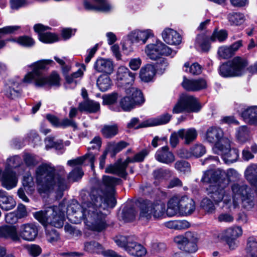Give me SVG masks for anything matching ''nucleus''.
I'll list each match as a JSON object with an SVG mask.
<instances>
[{
    "label": "nucleus",
    "instance_id": "nucleus-11",
    "mask_svg": "<svg viewBox=\"0 0 257 257\" xmlns=\"http://www.w3.org/2000/svg\"><path fill=\"white\" fill-rule=\"evenodd\" d=\"M227 37L228 32L226 30L224 29L215 30L209 38L207 37L203 34L198 35L195 45L197 49L204 52H207L210 48V45L208 43L209 40L212 42L218 41L220 42H223L226 40Z\"/></svg>",
    "mask_w": 257,
    "mask_h": 257
},
{
    "label": "nucleus",
    "instance_id": "nucleus-52",
    "mask_svg": "<svg viewBox=\"0 0 257 257\" xmlns=\"http://www.w3.org/2000/svg\"><path fill=\"white\" fill-rule=\"evenodd\" d=\"M46 148L47 149L55 148L56 149H61L62 146V141L61 140L57 142L54 141V138L51 137H48L45 139Z\"/></svg>",
    "mask_w": 257,
    "mask_h": 257
},
{
    "label": "nucleus",
    "instance_id": "nucleus-62",
    "mask_svg": "<svg viewBox=\"0 0 257 257\" xmlns=\"http://www.w3.org/2000/svg\"><path fill=\"white\" fill-rule=\"evenodd\" d=\"M94 69L99 72L110 74L113 71V65H95Z\"/></svg>",
    "mask_w": 257,
    "mask_h": 257
},
{
    "label": "nucleus",
    "instance_id": "nucleus-55",
    "mask_svg": "<svg viewBox=\"0 0 257 257\" xmlns=\"http://www.w3.org/2000/svg\"><path fill=\"white\" fill-rule=\"evenodd\" d=\"M83 175L82 170L79 168H76L69 173L67 178L70 181L74 182L81 179Z\"/></svg>",
    "mask_w": 257,
    "mask_h": 257
},
{
    "label": "nucleus",
    "instance_id": "nucleus-59",
    "mask_svg": "<svg viewBox=\"0 0 257 257\" xmlns=\"http://www.w3.org/2000/svg\"><path fill=\"white\" fill-rule=\"evenodd\" d=\"M118 95L116 93H112L111 94L103 96V104L110 105L114 103L117 99Z\"/></svg>",
    "mask_w": 257,
    "mask_h": 257
},
{
    "label": "nucleus",
    "instance_id": "nucleus-51",
    "mask_svg": "<svg viewBox=\"0 0 257 257\" xmlns=\"http://www.w3.org/2000/svg\"><path fill=\"white\" fill-rule=\"evenodd\" d=\"M196 242L187 241L184 243H176L179 245V248L188 252H193L197 250Z\"/></svg>",
    "mask_w": 257,
    "mask_h": 257
},
{
    "label": "nucleus",
    "instance_id": "nucleus-20",
    "mask_svg": "<svg viewBox=\"0 0 257 257\" xmlns=\"http://www.w3.org/2000/svg\"><path fill=\"white\" fill-rule=\"evenodd\" d=\"M182 86L184 89L189 91H198L207 88V82L202 78L188 79L184 77Z\"/></svg>",
    "mask_w": 257,
    "mask_h": 257
},
{
    "label": "nucleus",
    "instance_id": "nucleus-33",
    "mask_svg": "<svg viewBox=\"0 0 257 257\" xmlns=\"http://www.w3.org/2000/svg\"><path fill=\"white\" fill-rule=\"evenodd\" d=\"M242 117L245 122L257 125V106L247 108L242 112Z\"/></svg>",
    "mask_w": 257,
    "mask_h": 257
},
{
    "label": "nucleus",
    "instance_id": "nucleus-12",
    "mask_svg": "<svg viewBox=\"0 0 257 257\" xmlns=\"http://www.w3.org/2000/svg\"><path fill=\"white\" fill-rule=\"evenodd\" d=\"M222 143V145L217 144L215 147H213L214 152L220 155L226 164H230L236 161L239 157L238 150L230 149L229 140H224Z\"/></svg>",
    "mask_w": 257,
    "mask_h": 257
},
{
    "label": "nucleus",
    "instance_id": "nucleus-50",
    "mask_svg": "<svg viewBox=\"0 0 257 257\" xmlns=\"http://www.w3.org/2000/svg\"><path fill=\"white\" fill-rule=\"evenodd\" d=\"M9 41L17 42L22 46L27 47H31L34 44V40L31 38L27 36H22L18 38L17 39H10Z\"/></svg>",
    "mask_w": 257,
    "mask_h": 257
},
{
    "label": "nucleus",
    "instance_id": "nucleus-28",
    "mask_svg": "<svg viewBox=\"0 0 257 257\" xmlns=\"http://www.w3.org/2000/svg\"><path fill=\"white\" fill-rule=\"evenodd\" d=\"M18 183L17 177L13 171L5 170L2 178V183L4 187L7 190H10L17 186Z\"/></svg>",
    "mask_w": 257,
    "mask_h": 257
},
{
    "label": "nucleus",
    "instance_id": "nucleus-46",
    "mask_svg": "<svg viewBox=\"0 0 257 257\" xmlns=\"http://www.w3.org/2000/svg\"><path fill=\"white\" fill-rule=\"evenodd\" d=\"M174 167L177 171L183 174H187L191 171L190 164L185 161H177L174 165Z\"/></svg>",
    "mask_w": 257,
    "mask_h": 257
},
{
    "label": "nucleus",
    "instance_id": "nucleus-29",
    "mask_svg": "<svg viewBox=\"0 0 257 257\" xmlns=\"http://www.w3.org/2000/svg\"><path fill=\"white\" fill-rule=\"evenodd\" d=\"M16 205L13 197L6 191L0 190V207L4 210L13 209Z\"/></svg>",
    "mask_w": 257,
    "mask_h": 257
},
{
    "label": "nucleus",
    "instance_id": "nucleus-63",
    "mask_svg": "<svg viewBox=\"0 0 257 257\" xmlns=\"http://www.w3.org/2000/svg\"><path fill=\"white\" fill-rule=\"evenodd\" d=\"M65 77L66 80L65 85L66 88H74L76 86L77 81L72 75H66Z\"/></svg>",
    "mask_w": 257,
    "mask_h": 257
},
{
    "label": "nucleus",
    "instance_id": "nucleus-53",
    "mask_svg": "<svg viewBox=\"0 0 257 257\" xmlns=\"http://www.w3.org/2000/svg\"><path fill=\"white\" fill-rule=\"evenodd\" d=\"M202 207L208 213H213L215 210V207L211 200L208 198H204L201 203Z\"/></svg>",
    "mask_w": 257,
    "mask_h": 257
},
{
    "label": "nucleus",
    "instance_id": "nucleus-57",
    "mask_svg": "<svg viewBox=\"0 0 257 257\" xmlns=\"http://www.w3.org/2000/svg\"><path fill=\"white\" fill-rule=\"evenodd\" d=\"M248 136V131L245 126L239 127L236 133V137L240 142H244L247 139Z\"/></svg>",
    "mask_w": 257,
    "mask_h": 257
},
{
    "label": "nucleus",
    "instance_id": "nucleus-10",
    "mask_svg": "<svg viewBox=\"0 0 257 257\" xmlns=\"http://www.w3.org/2000/svg\"><path fill=\"white\" fill-rule=\"evenodd\" d=\"M201 106L197 99L191 95H181L173 108V113H180L183 112H197Z\"/></svg>",
    "mask_w": 257,
    "mask_h": 257
},
{
    "label": "nucleus",
    "instance_id": "nucleus-60",
    "mask_svg": "<svg viewBox=\"0 0 257 257\" xmlns=\"http://www.w3.org/2000/svg\"><path fill=\"white\" fill-rule=\"evenodd\" d=\"M46 237L49 242L54 243L59 239V235L56 230L52 229L50 231L47 230Z\"/></svg>",
    "mask_w": 257,
    "mask_h": 257
},
{
    "label": "nucleus",
    "instance_id": "nucleus-45",
    "mask_svg": "<svg viewBox=\"0 0 257 257\" xmlns=\"http://www.w3.org/2000/svg\"><path fill=\"white\" fill-rule=\"evenodd\" d=\"M247 253L252 257H255L257 253V242L253 237H249L247 240L246 247Z\"/></svg>",
    "mask_w": 257,
    "mask_h": 257
},
{
    "label": "nucleus",
    "instance_id": "nucleus-34",
    "mask_svg": "<svg viewBox=\"0 0 257 257\" xmlns=\"http://www.w3.org/2000/svg\"><path fill=\"white\" fill-rule=\"evenodd\" d=\"M180 213L186 215L191 214L195 209V203L193 200L186 195H183Z\"/></svg>",
    "mask_w": 257,
    "mask_h": 257
},
{
    "label": "nucleus",
    "instance_id": "nucleus-7",
    "mask_svg": "<svg viewBox=\"0 0 257 257\" xmlns=\"http://www.w3.org/2000/svg\"><path fill=\"white\" fill-rule=\"evenodd\" d=\"M148 154L149 151L148 150H143L140 152L136 154L132 158L128 157L123 162H118L114 165L107 166L105 168V172L116 174L121 177H125L127 175L125 170L128 164L143 161Z\"/></svg>",
    "mask_w": 257,
    "mask_h": 257
},
{
    "label": "nucleus",
    "instance_id": "nucleus-3",
    "mask_svg": "<svg viewBox=\"0 0 257 257\" xmlns=\"http://www.w3.org/2000/svg\"><path fill=\"white\" fill-rule=\"evenodd\" d=\"M183 195H175L167 203V208L165 204L161 201H145L142 204L140 213V219L149 221L160 219L164 217L165 212L169 217H173L180 213Z\"/></svg>",
    "mask_w": 257,
    "mask_h": 257
},
{
    "label": "nucleus",
    "instance_id": "nucleus-9",
    "mask_svg": "<svg viewBox=\"0 0 257 257\" xmlns=\"http://www.w3.org/2000/svg\"><path fill=\"white\" fill-rule=\"evenodd\" d=\"M232 195L233 197L241 201L242 207L249 210L254 205L252 197L251 195V189L243 182H237L231 186Z\"/></svg>",
    "mask_w": 257,
    "mask_h": 257
},
{
    "label": "nucleus",
    "instance_id": "nucleus-32",
    "mask_svg": "<svg viewBox=\"0 0 257 257\" xmlns=\"http://www.w3.org/2000/svg\"><path fill=\"white\" fill-rule=\"evenodd\" d=\"M178 134L180 138L184 140L185 144L187 145L194 141L197 136V131L194 128L180 129L178 130Z\"/></svg>",
    "mask_w": 257,
    "mask_h": 257
},
{
    "label": "nucleus",
    "instance_id": "nucleus-44",
    "mask_svg": "<svg viewBox=\"0 0 257 257\" xmlns=\"http://www.w3.org/2000/svg\"><path fill=\"white\" fill-rule=\"evenodd\" d=\"M111 84L110 78L106 75L101 76L98 78L97 81V85L101 91H105L109 89Z\"/></svg>",
    "mask_w": 257,
    "mask_h": 257
},
{
    "label": "nucleus",
    "instance_id": "nucleus-58",
    "mask_svg": "<svg viewBox=\"0 0 257 257\" xmlns=\"http://www.w3.org/2000/svg\"><path fill=\"white\" fill-rule=\"evenodd\" d=\"M217 55L218 58L222 59H226L232 56L228 51V46L226 45H223L218 48Z\"/></svg>",
    "mask_w": 257,
    "mask_h": 257
},
{
    "label": "nucleus",
    "instance_id": "nucleus-8",
    "mask_svg": "<svg viewBox=\"0 0 257 257\" xmlns=\"http://www.w3.org/2000/svg\"><path fill=\"white\" fill-rule=\"evenodd\" d=\"M124 89L127 96L123 97L119 102L120 106L123 110L130 111L145 102V99L142 92L137 88L130 87Z\"/></svg>",
    "mask_w": 257,
    "mask_h": 257
},
{
    "label": "nucleus",
    "instance_id": "nucleus-14",
    "mask_svg": "<svg viewBox=\"0 0 257 257\" xmlns=\"http://www.w3.org/2000/svg\"><path fill=\"white\" fill-rule=\"evenodd\" d=\"M228 184L210 185L206 189L207 194L216 203L223 201L225 197L228 194L225 191Z\"/></svg>",
    "mask_w": 257,
    "mask_h": 257
},
{
    "label": "nucleus",
    "instance_id": "nucleus-5",
    "mask_svg": "<svg viewBox=\"0 0 257 257\" xmlns=\"http://www.w3.org/2000/svg\"><path fill=\"white\" fill-rule=\"evenodd\" d=\"M31 72L28 73L23 78V82L28 83H34L37 87H42L46 84L58 86L60 83L59 75L53 72L49 78L43 76V71L45 69V65H34Z\"/></svg>",
    "mask_w": 257,
    "mask_h": 257
},
{
    "label": "nucleus",
    "instance_id": "nucleus-24",
    "mask_svg": "<svg viewBox=\"0 0 257 257\" xmlns=\"http://www.w3.org/2000/svg\"><path fill=\"white\" fill-rule=\"evenodd\" d=\"M172 118V115L169 113H164L157 117L151 118L144 121L140 127H149L165 124L168 123Z\"/></svg>",
    "mask_w": 257,
    "mask_h": 257
},
{
    "label": "nucleus",
    "instance_id": "nucleus-2",
    "mask_svg": "<svg viewBox=\"0 0 257 257\" xmlns=\"http://www.w3.org/2000/svg\"><path fill=\"white\" fill-rule=\"evenodd\" d=\"M66 172L63 166L55 168L51 164L44 163L39 166L35 171L36 182L40 193L56 190L62 192L69 185L65 179Z\"/></svg>",
    "mask_w": 257,
    "mask_h": 257
},
{
    "label": "nucleus",
    "instance_id": "nucleus-41",
    "mask_svg": "<svg viewBox=\"0 0 257 257\" xmlns=\"http://www.w3.org/2000/svg\"><path fill=\"white\" fill-rule=\"evenodd\" d=\"M165 225L168 228L176 230L185 229L190 226L189 223L185 220L169 221L165 222Z\"/></svg>",
    "mask_w": 257,
    "mask_h": 257
},
{
    "label": "nucleus",
    "instance_id": "nucleus-13",
    "mask_svg": "<svg viewBox=\"0 0 257 257\" xmlns=\"http://www.w3.org/2000/svg\"><path fill=\"white\" fill-rule=\"evenodd\" d=\"M18 234L19 236V242L21 241V239L27 241H33L38 236V228L34 223H24L19 227Z\"/></svg>",
    "mask_w": 257,
    "mask_h": 257
},
{
    "label": "nucleus",
    "instance_id": "nucleus-48",
    "mask_svg": "<svg viewBox=\"0 0 257 257\" xmlns=\"http://www.w3.org/2000/svg\"><path fill=\"white\" fill-rule=\"evenodd\" d=\"M34 182L33 178L29 173H27L24 176L23 180V185L25 189L32 192L34 190Z\"/></svg>",
    "mask_w": 257,
    "mask_h": 257
},
{
    "label": "nucleus",
    "instance_id": "nucleus-40",
    "mask_svg": "<svg viewBox=\"0 0 257 257\" xmlns=\"http://www.w3.org/2000/svg\"><path fill=\"white\" fill-rule=\"evenodd\" d=\"M174 240L175 243H185L189 242H197L198 236L197 233L191 231L185 233L184 235H178L174 237Z\"/></svg>",
    "mask_w": 257,
    "mask_h": 257
},
{
    "label": "nucleus",
    "instance_id": "nucleus-6",
    "mask_svg": "<svg viewBox=\"0 0 257 257\" xmlns=\"http://www.w3.org/2000/svg\"><path fill=\"white\" fill-rule=\"evenodd\" d=\"M144 51L149 59L160 61L161 64L167 63L166 59L163 57V56L173 57L176 54V51L172 50L159 40H156L155 43L147 44Z\"/></svg>",
    "mask_w": 257,
    "mask_h": 257
},
{
    "label": "nucleus",
    "instance_id": "nucleus-31",
    "mask_svg": "<svg viewBox=\"0 0 257 257\" xmlns=\"http://www.w3.org/2000/svg\"><path fill=\"white\" fill-rule=\"evenodd\" d=\"M23 79L22 80H13L11 82V86L7 92V95L10 98L14 99L21 94L22 88L24 83Z\"/></svg>",
    "mask_w": 257,
    "mask_h": 257
},
{
    "label": "nucleus",
    "instance_id": "nucleus-42",
    "mask_svg": "<svg viewBox=\"0 0 257 257\" xmlns=\"http://www.w3.org/2000/svg\"><path fill=\"white\" fill-rule=\"evenodd\" d=\"M22 160L20 156L15 155L7 159L5 165V169L7 172L13 171V169L20 166Z\"/></svg>",
    "mask_w": 257,
    "mask_h": 257
},
{
    "label": "nucleus",
    "instance_id": "nucleus-47",
    "mask_svg": "<svg viewBox=\"0 0 257 257\" xmlns=\"http://www.w3.org/2000/svg\"><path fill=\"white\" fill-rule=\"evenodd\" d=\"M153 174L155 179L160 181L170 178L172 175V172L169 170L159 169L155 171Z\"/></svg>",
    "mask_w": 257,
    "mask_h": 257
},
{
    "label": "nucleus",
    "instance_id": "nucleus-27",
    "mask_svg": "<svg viewBox=\"0 0 257 257\" xmlns=\"http://www.w3.org/2000/svg\"><path fill=\"white\" fill-rule=\"evenodd\" d=\"M159 65H145L142 67L140 72V77L144 82H149L152 80L156 73L162 74L163 72L156 71Z\"/></svg>",
    "mask_w": 257,
    "mask_h": 257
},
{
    "label": "nucleus",
    "instance_id": "nucleus-15",
    "mask_svg": "<svg viewBox=\"0 0 257 257\" xmlns=\"http://www.w3.org/2000/svg\"><path fill=\"white\" fill-rule=\"evenodd\" d=\"M242 234V228L239 226H232L226 229L223 232L222 238L229 248L234 249L237 245V238Z\"/></svg>",
    "mask_w": 257,
    "mask_h": 257
},
{
    "label": "nucleus",
    "instance_id": "nucleus-26",
    "mask_svg": "<svg viewBox=\"0 0 257 257\" xmlns=\"http://www.w3.org/2000/svg\"><path fill=\"white\" fill-rule=\"evenodd\" d=\"M0 238H10L14 241L19 242L17 228L16 226L4 225L0 226Z\"/></svg>",
    "mask_w": 257,
    "mask_h": 257
},
{
    "label": "nucleus",
    "instance_id": "nucleus-56",
    "mask_svg": "<svg viewBox=\"0 0 257 257\" xmlns=\"http://www.w3.org/2000/svg\"><path fill=\"white\" fill-rule=\"evenodd\" d=\"M201 65H184L183 69L192 75H199L202 72Z\"/></svg>",
    "mask_w": 257,
    "mask_h": 257
},
{
    "label": "nucleus",
    "instance_id": "nucleus-64",
    "mask_svg": "<svg viewBox=\"0 0 257 257\" xmlns=\"http://www.w3.org/2000/svg\"><path fill=\"white\" fill-rule=\"evenodd\" d=\"M242 46L243 42L241 40L237 41L232 44L231 45L228 46V51L231 54H232V55H233Z\"/></svg>",
    "mask_w": 257,
    "mask_h": 257
},
{
    "label": "nucleus",
    "instance_id": "nucleus-61",
    "mask_svg": "<svg viewBox=\"0 0 257 257\" xmlns=\"http://www.w3.org/2000/svg\"><path fill=\"white\" fill-rule=\"evenodd\" d=\"M27 250L29 254L34 257L38 256L42 252V249L40 246L34 244L28 245Z\"/></svg>",
    "mask_w": 257,
    "mask_h": 257
},
{
    "label": "nucleus",
    "instance_id": "nucleus-1",
    "mask_svg": "<svg viewBox=\"0 0 257 257\" xmlns=\"http://www.w3.org/2000/svg\"><path fill=\"white\" fill-rule=\"evenodd\" d=\"M120 179L108 176H103L100 188L92 190L90 200L83 202L82 205L73 201L67 208L68 219L77 224L84 219L87 227L92 230L100 232L107 227L106 215L101 209L113 207L116 204L114 196V186Z\"/></svg>",
    "mask_w": 257,
    "mask_h": 257
},
{
    "label": "nucleus",
    "instance_id": "nucleus-35",
    "mask_svg": "<svg viewBox=\"0 0 257 257\" xmlns=\"http://www.w3.org/2000/svg\"><path fill=\"white\" fill-rule=\"evenodd\" d=\"M100 109L98 102L93 100H86L79 104L78 110L81 112L86 111L90 113H95Z\"/></svg>",
    "mask_w": 257,
    "mask_h": 257
},
{
    "label": "nucleus",
    "instance_id": "nucleus-16",
    "mask_svg": "<svg viewBox=\"0 0 257 257\" xmlns=\"http://www.w3.org/2000/svg\"><path fill=\"white\" fill-rule=\"evenodd\" d=\"M135 79V74L131 73L124 66H119L116 72V80L118 84L124 88L130 87Z\"/></svg>",
    "mask_w": 257,
    "mask_h": 257
},
{
    "label": "nucleus",
    "instance_id": "nucleus-22",
    "mask_svg": "<svg viewBox=\"0 0 257 257\" xmlns=\"http://www.w3.org/2000/svg\"><path fill=\"white\" fill-rule=\"evenodd\" d=\"M246 65H220L219 68L221 76L227 77L237 76L244 73Z\"/></svg>",
    "mask_w": 257,
    "mask_h": 257
},
{
    "label": "nucleus",
    "instance_id": "nucleus-19",
    "mask_svg": "<svg viewBox=\"0 0 257 257\" xmlns=\"http://www.w3.org/2000/svg\"><path fill=\"white\" fill-rule=\"evenodd\" d=\"M35 31L38 34L39 40L45 43H52L58 41V37L54 34L45 32L49 29L48 27L38 24L34 26Z\"/></svg>",
    "mask_w": 257,
    "mask_h": 257
},
{
    "label": "nucleus",
    "instance_id": "nucleus-30",
    "mask_svg": "<svg viewBox=\"0 0 257 257\" xmlns=\"http://www.w3.org/2000/svg\"><path fill=\"white\" fill-rule=\"evenodd\" d=\"M137 44L132 34L129 32L124 36L121 42V49L124 54L128 55L134 51V45Z\"/></svg>",
    "mask_w": 257,
    "mask_h": 257
},
{
    "label": "nucleus",
    "instance_id": "nucleus-17",
    "mask_svg": "<svg viewBox=\"0 0 257 257\" xmlns=\"http://www.w3.org/2000/svg\"><path fill=\"white\" fill-rule=\"evenodd\" d=\"M223 133L222 130L218 127L211 126L209 127L206 133L205 139L209 143L214 144L215 147L217 144L222 145L224 140H228L223 138Z\"/></svg>",
    "mask_w": 257,
    "mask_h": 257
},
{
    "label": "nucleus",
    "instance_id": "nucleus-39",
    "mask_svg": "<svg viewBox=\"0 0 257 257\" xmlns=\"http://www.w3.org/2000/svg\"><path fill=\"white\" fill-rule=\"evenodd\" d=\"M227 19L231 26H239L245 21V17L242 13L231 12L227 15Z\"/></svg>",
    "mask_w": 257,
    "mask_h": 257
},
{
    "label": "nucleus",
    "instance_id": "nucleus-23",
    "mask_svg": "<svg viewBox=\"0 0 257 257\" xmlns=\"http://www.w3.org/2000/svg\"><path fill=\"white\" fill-rule=\"evenodd\" d=\"M137 44H145L149 39L155 36L154 31L150 29H136L130 32Z\"/></svg>",
    "mask_w": 257,
    "mask_h": 257
},
{
    "label": "nucleus",
    "instance_id": "nucleus-49",
    "mask_svg": "<svg viewBox=\"0 0 257 257\" xmlns=\"http://www.w3.org/2000/svg\"><path fill=\"white\" fill-rule=\"evenodd\" d=\"M192 156L198 158L203 156L206 153V149L200 144H196L190 148Z\"/></svg>",
    "mask_w": 257,
    "mask_h": 257
},
{
    "label": "nucleus",
    "instance_id": "nucleus-37",
    "mask_svg": "<svg viewBox=\"0 0 257 257\" xmlns=\"http://www.w3.org/2000/svg\"><path fill=\"white\" fill-rule=\"evenodd\" d=\"M223 207L225 209L228 210L229 212H233L239 208L241 201L233 197L232 195L231 198L227 194V197H225L223 199Z\"/></svg>",
    "mask_w": 257,
    "mask_h": 257
},
{
    "label": "nucleus",
    "instance_id": "nucleus-18",
    "mask_svg": "<svg viewBox=\"0 0 257 257\" xmlns=\"http://www.w3.org/2000/svg\"><path fill=\"white\" fill-rule=\"evenodd\" d=\"M225 171L220 169L208 170L204 173L201 178V181L206 183L214 182V184L218 183L225 184L222 179L225 176Z\"/></svg>",
    "mask_w": 257,
    "mask_h": 257
},
{
    "label": "nucleus",
    "instance_id": "nucleus-21",
    "mask_svg": "<svg viewBox=\"0 0 257 257\" xmlns=\"http://www.w3.org/2000/svg\"><path fill=\"white\" fill-rule=\"evenodd\" d=\"M161 35L163 41L168 45L176 46L181 44L182 42L181 35L173 29L165 28Z\"/></svg>",
    "mask_w": 257,
    "mask_h": 257
},
{
    "label": "nucleus",
    "instance_id": "nucleus-25",
    "mask_svg": "<svg viewBox=\"0 0 257 257\" xmlns=\"http://www.w3.org/2000/svg\"><path fill=\"white\" fill-rule=\"evenodd\" d=\"M155 158L159 162L166 164H170L175 160L174 155L169 151L167 146L163 147L159 149L155 154Z\"/></svg>",
    "mask_w": 257,
    "mask_h": 257
},
{
    "label": "nucleus",
    "instance_id": "nucleus-54",
    "mask_svg": "<svg viewBox=\"0 0 257 257\" xmlns=\"http://www.w3.org/2000/svg\"><path fill=\"white\" fill-rule=\"evenodd\" d=\"M133 238V237L120 236L115 239V242L118 246L123 247L126 251L127 246H128V244L131 242Z\"/></svg>",
    "mask_w": 257,
    "mask_h": 257
},
{
    "label": "nucleus",
    "instance_id": "nucleus-4",
    "mask_svg": "<svg viewBox=\"0 0 257 257\" xmlns=\"http://www.w3.org/2000/svg\"><path fill=\"white\" fill-rule=\"evenodd\" d=\"M65 205L60 203L58 206H52L34 213L36 219L44 226L49 224L57 228L63 226Z\"/></svg>",
    "mask_w": 257,
    "mask_h": 257
},
{
    "label": "nucleus",
    "instance_id": "nucleus-36",
    "mask_svg": "<svg viewBox=\"0 0 257 257\" xmlns=\"http://www.w3.org/2000/svg\"><path fill=\"white\" fill-rule=\"evenodd\" d=\"M128 245L126 251L132 255L142 256L146 253V250L145 247L134 241V238Z\"/></svg>",
    "mask_w": 257,
    "mask_h": 257
},
{
    "label": "nucleus",
    "instance_id": "nucleus-43",
    "mask_svg": "<svg viewBox=\"0 0 257 257\" xmlns=\"http://www.w3.org/2000/svg\"><path fill=\"white\" fill-rule=\"evenodd\" d=\"M118 129L116 124L105 125L101 130L103 136L107 139L114 137L118 133Z\"/></svg>",
    "mask_w": 257,
    "mask_h": 257
},
{
    "label": "nucleus",
    "instance_id": "nucleus-38",
    "mask_svg": "<svg viewBox=\"0 0 257 257\" xmlns=\"http://www.w3.org/2000/svg\"><path fill=\"white\" fill-rule=\"evenodd\" d=\"M127 145L128 144L124 141H120L117 143L113 142H109L107 144V148L105 151H107L108 153H110L111 157H114Z\"/></svg>",
    "mask_w": 257,
    "mask_h": 257
}]
</instances>
